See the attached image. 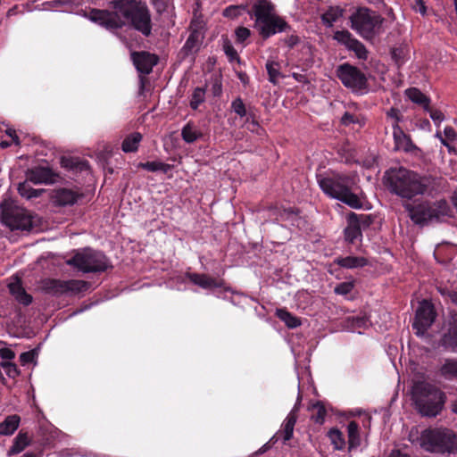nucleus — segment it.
<instances>
[{"label": "nucleus", "instance_id": "603ef678", "mask_svg": "<svg viewBox=\"0 0 457 457\" xmlns=\"http://www.w3.org/2000/svg\"><path fill=\"white\" fill-rule=\"evenodd\" d=\"M358 121V118L348 112H345L341 118V123L345 126H349L351 124L357 123Z\"/></svg>", "mask_w": 457, "mask_h": 457}, {"label": "nucleus", "instance_id": "13d9d810", "mask_svg": "<svg viewBox=\"0 0 457 457\" xmlns=\"http://www.w3.org/2000/svg\"><path fill=\"white\" fill-rule=\"evenodd\" d=\"M35 358V353L33 352H25L22 353L20 356L21 362L24 365L29 362H32Z\"/></svg>", "mask_w": 457, "mask_h": 457}, {"label": "nucleus", "instance_id": "4468645a", "mask_svg": "<svg viewBox=\"0 0 457 457\" xmlns=\"http://www.w3.org/2000/svg\"><path fill=\"white\" fill-rule=\"evenodd\" d=\"M301 396L298 394L297 400L293 409L290 411L287 418L285 419L281 430H279L271 439L273 441L275 437L281 436L284 443L290 440L294 434V428L297 420V412L300 408Z\"/></svg>", "mask_w": 457, "mask_h": 457}, {"label": "nucleus", "instance_id": "c03bdc74", "mask_svg": "<svg viewBox=\"0 0 457 457\" xmlns=\"http://www.w3.org/2000/svg\"><path fill=\"white\" fill-rule=\"evenodd\" d=\"M353 288V282H342L335 287V293L337 295H345L349 294Z\"/></svg>", "mask_w": 457, "mask_h": 457}, {"label": "nucleus", "instance_id": "7c9ffc66", "mask_svg": "<svg viewBox=\"0 0 457 457\" xmlns=\"http://www.w3.org/2000/svg\"><path fill=\"white\" fill-rule=\"evenodd\" d=\"M30 181H26L20 183L18 187L19 194L27 199L38 197L43 192L44 189H35L31 187Z\"/></svg>", "mask_w": 457, "mask_h": 457}, {"label": "nucleus", "instance_id": "de8ad7c7", "mask_svg": "<svg viewBox=\"0 0 457 457\" xmlns=\"http://www.w3.org/2000/svg\"><path fill=\"white\" fill-rule=\"evenodd\" d=\"M428 112H429V115H430V118L432 119V120L434 121V123L436 125V126H439L440 123L442 121H444L445 120V115L444 113L439 111V110H434V109H431L429 107V111H427Z\"/></svg>", "mask_w": 457, "mask_h": 457}, {"label": "nucleus", "instance_id": "864d4df0", "mask_svg": "<svg viewBox=\"0 0 457 457\" xmlns=\"http://www.w3.org/2000/svg\"><path fill=\"white\" fill-rule=\"evenodd\" d=\"M444 137L449 141L453 142L457 140V133L453 128L447 126L444 129Z\"/></svg>", "mask_w": 457, "mask_h": 457}, {"label": "nucleus", "instance_id": "f8f14e48", "mask_svg": "<svg viewBox=\"0 0 457 457\" xmlns=\"http://www.w3.org/2000/svg\"><path fill=\"white\" fill-rule=\"evenodd\" d=\"M436 318V313L432 303L427 300L420 303L416 311L413 328L417 330L416 334L423 335L427 329L432 325Z\"/></svg>", "mask_w": 457, "mask_h": 457}, {"label": "nucleus", "instance_id": "1a4fd4ad", "mask_svg": "<svg viewBox=\"0 0 457 457\" xmlns=\"http://www.w3.org/2000/svg\"><path fill=\"white\" fill-rule=\"evenodd\" d=\"M67 264L83 273L102 272L111 266L109 260L102 252L91 248L76 252L74 256L67 261Z\"/></svg>", "mask_w": 457, "mask_h": 457}, {"label": "nucleus", "instance_id": "37998d69", "mask_svg": "<svg viewBox=\"0 0 457 457\" xmlns=\"http://www.w3.org/2000/svg\"><path fill=\"white\" fill-rule=\"evenodd\" d=\"M312 409L316 411V413L313 414L312 419L316 423H323L325 416H326V410L325 408L320 405V403L314 404L312 406Z\"/></svg>", "mask_w": 457, "mask_h": 457}, {"label": "nucleus", "instance_id": "052dcab7", "mask_svg": "<svg viewBox=\"0 0 457 457\" xmlns=\"http://www.w3.org/2000/svg\"><path fill=\"white\" fill-rule=\"evenodd\" d=\"M300 42V38L298 36L296 35H291V36H288L286 39H285V43L287 44V46L290 48L294 47L295 46H296L298 43Z\"/></svg>", "mask_w": 457, "mask_h": 457}, {"label": "nucleus", "instance_id": "e433bc0d", "mask_svg": "<svg viewBox=\"0 0 457 457\" xmlns=\"http://www.w3.org/2000/svg\"><path fill=\"white\" fill-rule=\"evenodd\" d=\"M231 109L236 114H237L241 118H247L249 116V113H252L251 110L246 109L245 104H244L243 100L240 97H237L232 101Z\"/></svg>", "mask_w": 457, "mask_h": 457}, {"label": "nucleus", "instance_id": "4d7b16f0", "mask_svg": "<svg viewBox=\"0 0 457 457\" xmlns=\"http://www.w3.org/2000/svg\"><path fill=\"white\" fill-rule=\"evenodd\" d=\"M238 13H239V8L237 6H233V5L227 7L223 12L224 16L229 17V18H235L238 15Z\"/></svg>", "mask_w": 457, "mask_h": 457}, {"label": "nucleus", "instance_id": "393cba45", "mask_svg": "<svg viewBox=\"0 0 457 457\" xmlns=\"http://www.w3.org/2000/svg\"><path fill=\"white\" fill-rule=\"evenodd\" d=\"M30 443L27 433L20 432L13 440V444L8 451V455H15L21 453Z\"/></svg>", "mask_w": 457, "mask_h": 457}, {"label": "nucleus", "instance_id": "ddd939ff", "mask_svg": "<svg viewBox=\"0 0 457 457\" xmlns=\"http://www.w3.org/2000/svg\"><path fill=\"white\" fill-rule=\"evenodd\" d=\"M333 37L339 44L345 46L349 51L354 52L359 59H367L368 51L365 46L356 39L348 30H337L335 32Z\"/></svg>", "mask_w": 457, "mask_h": 457}, {"label": "nucleus", "instance_id": "09e8293b", "mask_svg": "<svg viewBox=\"0 0 457 457\" xmlns=\"http://www.w3.org/2000/svg\"><path fill=\"white\" fill-rule=\"evenodd\" d=\"M392 58L398 66L404 63V50L403 48H395L392 51Z\"/></svg>", "mask_w": 457, "mask_h": 457}, {"label": "nucleus", "instance_id": "f257e3e1", "mask_svg": "<svg viewBox=\"0 0 457 457\" xmlns=\"http://www.w3.org/2000/svg\"><path fill=\"white\" fill-rule=\"evenodd\" d=\"M110 5L113 12L94 9L89 13L90 20L107 29L121 28L125 20H128L143 35L147 37L151 34V15L145 3L136 0H112Z\"/></svg>", "mask_w": 457, "mask_h": 457}, {"label": "nucleus", "instance_id": "412c9836", "mask_svg": "<svg viewBox=\"0 0 457 457\" xmlns=\"http://www.w3.org/2000/svg\"><path fill=\"white\" fill-rule=\"evenodd\" d=\"M10 293L15 297V299L23 305H29L32 302V297L27 294L24 288L21 287V281L15 279L13 282L9 284Z\"/></svg>", "mask_w": 457, "mask_h": 457}, {"label": "nucleus", "instance_id": "680f3d73", "mask_svg": "<svg viewBox=\"0 0 457 457\" xmlns=\"http://www.w3.org/2000/svg\"><path fill=\"white\" fill-rule=\"evenodd\" d=\"M450 326V333H453L455 337H457V314H453L452 316Z\"/></svg>", "mask_w": 457, "mask_h": 457}, {"label": "nucleus", "instance_id": "f704fd0d", "mask_svg": "<svg viewBox=\"0 0 457 457\" xmlns=\"http://www.w3.org/2000/svg\"><path fill=\"white\" fill-rule=\"evenodd\" d=\"M64 280L49 279L45 282V289L54 295H64Z\"/></svg>", "mask_w": 457, "mask_h": 457}, {"label": "nucleus", "instance_id": "bf43d9fd", "mask_svg": "<svg viewBox=\"0 0 457 457\" xmlns=\"http://www.w3.org/2000/svg\"><path fill=\"white\" fill-rule=\"evenodd\" d=\"M413 8L417 12H420L422 15L426 14L427 8L422 0H416Z\"/></svg>", "mask_w": 457, "mask_h": 457}, {"label": "nucleus", "instance_id": "6e6552de", "mask_svg": "<svg viewBox=\"0 0 457 457\" xmlns=\"http://www.w3.org/2000/svg\"><path fill=\"white\" fill-rule=\"evenodd\" d=\"M385 19L366 7L358 8L351 16V28L365 39H372L382 30Z\"/></svg>", "mask_w": 457, "mask_h": 457}, {"label": "nucleus", "instance_id": "8fccbe9b", "mask_svg": "<svg viewBox=\"0 0 457 457\" xmlns=\"http://www.w3.org/2000/svg\"><path fill=\"white\" fill-rule=\"evenodd\" d=\"M245 126L246 129L252 132H258V129H260V125L255 120L253 113H249V116L246 118Z\"/></svg>", "mask_w": 457, "mask_h": 457}, {"label": "nucleus", "instance_id": "49530a36", "mask_svg": "<svg viewBox=\"0 0 457 457\" xmlns=\"http://www.w3.org/2000/svg\"><path fill=\"white\" fill-rule=\"evenodd\" d=\"M355 218L357 220V222H356L357 226L360 228L361 230L362 228H368L372 222L371 218L366 214H356L355 213Z\"/></svg>", "mask_w": 457, "mask_h": 457}, {"label": "nucleus", "instance_id": "f3484780", "mask_svg": "<svg viewBox=\"0 0 457 457\" xmlns=\"http://www.w3.org/2000/svg\"><path fill=\"white\" fill-rule=\"evenodd\" d=\"M54 174L47 167H36L29 170L26 175L27 180L33 184H48L54 181Z\"/></svg>", "mask_w": 457, "mask_h": 457}, {"label": "nucleus", "instance_id": "9d476101", "mask_svg": "<svg viewBox=\"0 0 457 457\" xmlns=\"http://www.w3.org/2000/svg\"><path fill=\"white\" fill-rule=\"evenodd\" d=\"M3 222L11 229L29 230L32 219L29 212L15 206L10 199H4L0 204Z\"/></svg>", "mask_w": 457, "mask_h": 457}, {"label": "nucleus", "instance_id": "774afa93", "mask_svg": "<svg viewBox=\"0 0 457 457\" xmlns=\"http://www.w3.org/2000/svg\"><path fill=\"white\" fill-rule=\"evenodd\" d=\"M440 142H441V144H442V145H444L445 146H446V147L448 148V150H449V151H451V150H452V147H451V145H450V144H449V142H450V141H449L446 137H444V138H441V141H440Z\"/></svg>", "mask_w": 457, "mask_h": 457}, {"label": "nucleus", "instance_id": "2eb2a0df", "mask_svg": "<svg viewBox=\"0 0 457 457\" xmlns=\"http://www.w3.org/2000/svg\"><path fill=\"white\" fill-rule=\"evenodd\" d=\"M393 137H394V150L403 151L405 153H412L417 150V146L413 144L411 137L404 133V131L397 124H393Z\"/></svg>", "mask_w": 457, "mask_h": 457}, {"label": "nucleus", "instance_id": "c85d7f7f", "mask_svg": "<svg viewBox=\"0 0 457 457\" xmlns=\"http://www.w3.org/2000/svg\"><path fill=\"white\" fill-rule=\"evenodd\" d=\"M181 137L186 143L192 144L202 137V133L195 125L187 123L181 130Z\"/></svg>", "mask_w": 457, "mask_h": 457}, {"label": "nucleus", "instance_id": "5701e85b", "mask_svg": "<svg viewBox=\"0 0 457 457\" xmlns=\"http://www.w3.org/2000/svg\"><path fill=\"white\" fill-rule=\"evenodd\" d=\"M64 295H76L88 289L89 283L79 279L64 280Z\"/></svg>", "mask_w": 457, "mask_h": 457}, {"label": "nucleus", "instance_id": "58836bf2", "mask_svg": "<svg viewBox=\"0 0 457 457\" xmlns=\"http://www.w3.org/2000/svg\"><path fill=\"white\" fill-rule=\"evenodd\" d=\"M205 91L201 87H196L192 95L190 106L192 109L196 110L200 104L204 101Z\"/></svg>", "mask_w": 457, "mask_h": 457}, {"label": "nucleus", "instance_id": "3c124183", "mask_svg": "<svg viewBox=\"0 0 457 457\" xmlns=\"http://www.w3.org/2000/svg\"><path fill=\"white\" fill-rule=\"evenodd\" d=\"M386 116H387V118H389L393 120L392 125L393 124L399 125V122L402 120V116L400 114V112L396 108H391L390 110H388L386 112Z\"/></svg>", "mask_w": 457, "mask_h": 457}, {"label": "nucleus", "instance_id": "c756f323", "mask_svg": "<svg viewBox=\"0 0 457 457\" xmlns=\"http://www.w3.org/2000/svg\"><path fill=\"white\" fill-rule=\"evenodd\" d=\"M276 315L289 328H295L301 325L300 320L287 312L286 309H278Z\"/></svg>", "mask_w": 457, "mask_h": 457}, {"label": "nucleus", "instance_id": "b1692460", "mask_svg": "<svg viewBox=\"0 0 457 457\" xmlns=\"http://www.w3.org/2000/svg\"><path fill=\"white\" fill-rule=\"evenodd\" d=\"M406 96L413 103L420 104L425 111H429L430 99L416 87L405 90Z\"/></svg>", "mask_w": 457, "mask_h": 457}, {"label": "nucleus", "instance_id": "dca6fc26", "mask_svg": "<svg viewBox=\"0 0 457 457\" xmlns=\"http://www.w3.org/2000/svg\"><path fill=\"white\" fill-rule=\"evenodd\" d=\"M131 59L137 71L143 74H149L158 62L154 54L146 52H134L131 54Z\"/></svg>", "mask_w": 457, "mask_h": 457}, {"label": "nucleus", "instance_id": "5fc2aeb1", "mask_svg": "<svg viewBox=\"0 0 457 457\" xmlns=\"http://www.w3.org/2000/svg\"><path fill=\"white\" fill-rule=\"evenodd\" d=\"M280 216L282 220H289L293 224L298 219L297 213L292 210H284Z\"/></svg>", "mask_w": 457, "mask_h": 457}, {"label": "nucleus", "instance_id": "cd10ccee", "mask_svg": "<svg viewBox=\"0 0 457 457\" xmlns=\"http://www.w3.org/2000/svg\"><path fill=\"white\" fill-rule=\"evenodd\" d=\"M142 140V135L138 132H135L128 136L122 142L121 149L125 153L136 152L138 148V145Z\"/></svg>", "mask_w": 457, "mask_h": 457}, {"label": "nucleus", "instance_id": "c9c22d12", "mask_svg": "<svg viewBox=\"0 0 457 457\" xmlns=\"http://www.w3.org/2000/svg\"><path fill=\"white\" fill-rule=\"evenodd\" d=\"M140 167L148 170V171H162L164 173L168 172L170 170V165L167 163H163L161 162H147L145 163H140Z\"/></svg>", "mask_w": 457, "mask_h": 457}, {"label": "nucleus", "instance_id": "7ed1b4c3", "mask_svg": "<svg viewBox=\"0 0 457 457\" xmlns=\"http://www.w3.org/2000/svg\"><path fill=\"white\" fill-rule=\"evenodd\" d=\"M388 188L391 192L411 199L425 194L435 183L430 176H422L403 167L391 168L386 173Z\"/></svg>", "mask_w": 457, "mask_h": 457}, {"label": "nucleus", "instance_id": "aec40b11", "mask_svg": "<svg viewBox=\"0 0 457 457\" xmlns=\"http://www.w3.org/2000/svg\"><path fill=\"white\" fill-rule=\"evenodd\" d=\"M333 263L344 269H359L365 267L368 264V260L362 256H339L334 260Z\"/></svg>", "mask_w": 457, "mask_h": 457}, {"label": "nucleus", "instance_id": "0eeeda50", "mask_svg": "<svg viewBox=\"0 0 457 457\" xmlns=\"http://www.w3.org/2000/svg\"><path fill=\"white\" fill-rule=\"evenodd\" d=\"M411 220L418 225L425 226L428 223L440 221L449 216L451 209L445 200L436 202L424 201L415 205L407 204Z\"/></svg>", "mask_w": 457, "mask_h": 457}, {"label": "nucleus", "instance_id": "0e129e2a", "mask_svg": "<svg viewBox=\"0 0 457 457\" xmlns=\"http://www.w3.org/2000/svg\"><path fill=\"white\" fill-rule=\"evenodd\" d=\"M6 134L11 137L14 141L15 143L18 145L19 144V140H18V137L15 135V131L9 129L6 130Z\"/></svg>", "mask_w": 457, "mask_h": 457}, {"label": "nucleus", "instance_id": "9b49d317", "mask_svg": "<svg viewBox=\"0 0 457 457\" xmlns=\"http://www.w3.org/2000/svg\"><path fill=\"white\" fill-rule=\"evenodd\" d=\"M336 72L342 84L353 92L363 93L367 89V78L357 67L344 63Z\"/></svg>", "mask_w": 457, "mask_h": 457}, {"label": "nucleus", "instance_id": "2f4dec72", "mask_svg": "<svg viewBox=\"0 0 457 457\" xmlns=\"http://www.w3.org/2000/svg\"><path fill=\"white\" fill-rule=\"evenodd\" d=\"M349 448H354L360 445L359 425L355 421H351L347 425Z\"/></svg>", "mask_w": 457, "mask_h": 457}, {"label": "nucleus", "instance_id": "69168bd1", "mask_svg": "<svg viewBox=\"0 0 457 457\" xmlns=\"http://www.w3.org/2000/svg\"><path fill=\"white\" fill-rule=\"evenodd\" d=\"M195 34H194V33H192V34L188 37V38H187V42H186V46H187V47L190 48V47H192V46H193V44H194V41H195Z\"/></svg>", "mask_w": 457, "mask_h": 457}, {"label": "nucleus", "instance_id": "6ab92c4d", "mask_svg": "<svg viewBox=\"0 0 457 457\" xmlns=\"http://www.w3.org/2000/svg\"><path fill=\"white\" fill-rule=\"evenodd\" d=\"M356 222L355 213L351 212L347 216V226L344 230L345 239L351 244L354 243L355 240H361L362 237L361 230Z\"/></svg>", "mask_w": 457, "mask_h": 457}, {"label": "nucleus", "instance_id": "f03ea898", "mask_svg": "<svg viewBox=\"0 0 457 457\" xmlns=\"http://www.w3.org/2000/svg\"><path fill=\"white\" fill-rule=\"evenodd\" d=\"M321 190L331 198L337 199L353 209H360L363 197L357 185L356 176L341 173H327L317 177Z\"/></svg>", "mask_w": 457, "mask_h": 457}, {"label": "nucleus", "instance_id": "423d86ee", "mask_svg": "<svg viewBox=\"0 0 457 457\" xmlns=\"http://www.w3.org/2000/svg\"><path fill=\"white\" fill-rule=\"evenodd\" d=\"M255 27L263 38H268L278 32L286 31L288 25L273 12V7L266 0H259L253 5Z\"/></svg>", "mask_w": 457, "mask_h": 457}, {"label": "nucleus", "instance_id": "20e7f679", "mask_svg": "<svg viewBox=\"0 0 457 457\" xmlns=\"http://www.w3.org/2000/svg\"><path fill=\"white\" fill-rule=\"evenodd\" d=\"M411 395L417 409L423 416H436L445 403L444 393L427 382H416L412 386Z\"/></svg>", "mask_w": 457, "mask_h": 457}, {"label": "nucleus", "instance_id": "473e14b6", "mask_svg": "<svg viewBox=\"0 0 457 457\" xmlns=\"http://www.w3.org/2000/svg\"><path fill=\"white\" fill-rule=\"evenodd\" d=\"M328 437L335 450H343L345 446V440L341 431L332 428L328 432Z\"/></svg>", "mask_w": 457, "mask_h": 457}, {"label": "nucleus", "instance_id": "bb28decb", "mask_svg": "<svg viewBox=\"0 0 457 457\" xmlns=\"http://www.w3.org/2000/svg\"><path fill=\"white\" fill-rule=\"evenodd\" d=\"M440 374L446 379H457V359H446L440 368Z\"/></svg>", "mask_w": 457, "mask_h": 457}, {"label": "nucleus", "instance_id": "a878e982", "mask_svg": "<svg viewBox=\"0 0 457 457\" xmlns=\"http://www.w3.org/2000/svg\"><path fill=\"white\" fill-rule=\"evenodd\" d=\"M20 420H21L18 415L8 416L3 422L0 423V435H12L18 428Z\"/></svg>", "mask_w": 457, "mask_h": 457}, {"label": "nucleus", "instance_id": "4c0bfd02", "mask_svg": "<svg viewBox=\"0 0 457 457\" xmlns=\"http://www.w3.org/2000/svg\"><path fill=\"white\" fill-rule=\"evenodd\" d=\"M266 69L269 74V80L271 83L276 84L281 77L279 72V64L276 62H268L266 63Z\"/></svg>", "mask_w": 457, "mask_h": 457}, {"label": "nucleus", "instance_id": "e2e57ef3", "mask_svg": "<svg viewBox=\"0 0 457 457\" xmlns=\"http://www.w3.org/2000/svg\"><path fill=\"white\" fill-rule=\"evenodd\" d=\"M366 325H367V320L366 319L359 318V317L353 319V327L361 328V327H365Z\"/></svg>", "mask_w": 457, "mask_h": 457}, {"label": "nucleus", "instance_id": "79ce46f5", "mask_svg": "<svg viewBox=\"0 0 457 457\" xmlns=\"http://www.w3.org/2000/svg\"><path fill=\"white\" fill-rule=\"evenodd\" d=\"M1 365H2L5 374L9 378H14L17 376H19L20 371H19L18 367L16 366V364H14L13 362L3 361Z\"/></svg>", "mask_w": 457, "mask_h": 457}, {"label": "nucleus", "instance_id": "6e6d98bb", "mask_svg": "<svg viewBox=\"0 0 457 457\" xmlns=\"http://www.w3.org/2000/svg\"><path fill=\"white\" fill-rule=\"evenodd\" d=\"M0 357L3 360H6V361H9L10 360H12L15 357V353L10 348L4 347L0 349Z\"/></svg>", "mask_w": 457, "mask_h": 457}, {"label": "nucleus", "instance_id": "39448f33", "mask_svg": "<svg viewBox=\"0 0 457 457\" xmlns=\"http://www.w3.org/2000/svg\"><path fill=\"white\" fill-rule=\"evenodd\" d=\"M420 447L429 453H457V436L448 428H428L421 432Z\"/></svg>", "mask_w": 457, "mask_h": 457}, {"label": "nucleus", "instance_id": "ea45409f", "mask_svg": "<svg viewBox=\"0 0 457 457\" xmlns=\"http://www.w3.org/2000/svg\"><path fill=\"white\" fill-rule=\"evenodd\" d=\"M236 42L237 44L245 46V41L251 36V30L245 27H238L235 30Z\"/></svg>", "mask_w": 457, "mask_h": 457}, {"label": "nucleus", "instance_id": "a18cd8bd", "mask_svg": "<svg viewBox=\"0 0 457 457\" xmlns=\"http://www.w3.org/2000/svg\"><path fill=\"white\" fill-rule=\"evenodd\" d=\"M438 292L446 299L457 305V291H452L445 287H437Z\"/></svg>", "mask_w": 457, "mask_h": 457}, {"label": "nucleus", "instance_id": "a19ab883", "mask_svg": "<svg viewBox=\"0 0 457 457\" xmlns=\"http://www.w3.org/2000/svg\"><path fill=\"white\" fill-rule=\"evenodd\" d=\"M223 50L230 62L239 61L237 52L228 40H225L223 43Z\"/></svg>", "mask_w": 457, "mask_h": 457}, {"label": "nucleus", "instance_id": "a211bd4d", "mask_svg": "<svg viewBox=\"0 0 457 457\" xmlns=\"http://www.w3.org/2000/svg\"><path fill=\"white\" fill-rule=\"evenodd\" d=\"M78 200V195L66 188H59L54 191L52 195V201L54 204L58 206L72 205Z\"/></svg>", "mask_w": 457, "mask_h": 457}, {"label": "nucleus", "instance_id": "4be33fe9", "mask_svg": "<svg viewBox=\"0 0 457 457\" xmlns=\"http://www.w3.org/2000/svg\"><path fill=\"white\" fill-rule=\"evenodd\" d=\"M187 277L192 283L204 289H211L220 287L219 282L205 274L189 273Z\"/></svg>", "mask_w": 457, "mask_h": 457}, {"label": "nucleus", "instance_id": "72a5a7b5", "mask_svg": "<svg viewBox=\"0 0 457 457\" xmlns=\"http://www.w3.org/2000/svg\"><path fill=\"white\" fill-rule=\"evenodd\" d=\"M343 15V9L339 7H330L325 13L322 14V21L328 26L331 27L338 18Z\"/></svg>", "mask_w": 457, "mask_h": 457}, {"label": "nucleus", "instance_id": "338daca9", "mask_svg": "<svg viewBox=\"0 0 457 457\" xmlns=\"http://www.w3.org/2000/svg\"><path fill=\"white\" fill-rule=\"evenodd\" d=\"M64 2L61 1V0H54L52 2H49L48 4L51 6V7H58L60 4H62Z\"/></svg>", "mask_w": 457, "mask_h": 457}]
</instances>
